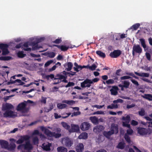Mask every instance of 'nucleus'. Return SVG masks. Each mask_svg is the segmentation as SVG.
I'll list each match as a JSON object with an SVG mask.
<instances>
[{"label":"nucleus","mask_w":152,"mask_h":152,"mask_svg":"<svg viewBox=\"0 0 152 152\" xmlns=\"http://www.w3.org/2000/svg\"><path fill=\"white\" fill-rule=\"evenodd\" d=\"M49 78H50L51 79H53V78H55L54 77V76L53 74H51L50 75H48L45 76V78L47 80H49Z\"/></svg>","instance_id":"obj_53"},{"label":"nucleus","mask_w":152,"mask_h":152,"mask_svg":"<svg viewBox=\"0 0 152 152\" xmlns=\"http://www.w3.org/2000/svg\"><path fill=\"white\" fill-rule=\"evenodd\" d=\"M80 130L79 127L78 125L71 124V128L69 130V132H78Z\"/></svg>","instance_id":"obj_11"},{"label":"nucleus","mask_w":152,"mask_h":152,"mask_svg":"<svg viewBox=\"0 0 152 152\" xmlns=\"http://www.w3.org/2000/svg\"><path fill=\"white\" fill-rule=\"evenodd\" d=\"M130 85L129 82L128 81L125 80L123 82V86L126 88L129 87Z\"/></svg>","instance_id":"obj_38"},{"label":"nucleus","mask_w":152,"mask_h":152,"mask_svg":"<svg viewBox=\"0 0 152 152\" xmlns=\"http://www.w3.org/2000/svg\"><path fill=\"white\" fill-rule=\"evenodd\" d=\"M26 105V101L19 104L17 107V110L19 111L23 110L25 108Z\"/></svg>","instance_id":"obj_12"},{"label":"nucleus","mask_w":152,"mask_h":152,"mask_svg":"<svg viewBox=\"0 0 152 152\" xmlns=\"http://www.w3.org/2000/svg\"><path fill=\"white\" fill-rule=\"evenodd\" d=\"M103 134L105 137L108 139H109L110 138V136L113 134V132H112L111 131L108 132L105 131L103 132Z\"/></svg>","instance_id":"obj_21"},{"label":"nucleus","mask_w":152,"mask_h":152,"mask_svg":"<svg viewBox=\"0 0 152 152\" xmlns=\"http://www.w3.org/2000/svg\"><path fill=\"white\" fill-rule=\"evenodd\" d=\"M122 119L125 121L129 122L130 120V117L129 115H127L126 117H123Z\"/></svg>","instance_id":"obj_43"},{"label":"nucleus","mask_w":152,"mask_h":152,"mask_svg":"<svg viewBox=\"0 0 152 152\" xmlns=\"http://www.w3.org/2000/svg\"><path fill=\"white\" fill-rule=\"evenodd\" d=\"M44 40V38H40L37 39L35 41L32 42V44L33 45L32 47V50H35L41 48V47L40 46H38V43Z\"/></svg>","instance_id":"obj_5"},{"label":"nucleus","mask_w":152,"mask_h":152,"mask_svg":"<svg viewBox=\"0 0 152 152\" xmlns=\"http://www.w3.org/2000/svg\"><path fill=\"white\" fill-rule=\"evenodd\" d=\"M61 124L63 127H64L65 129L69 130L70 129V126L68 125L67 123L62 122H61Z\"/></svg>","instance_id":"obj_33"},{"label":"nucleus","mask_w":152,"mask_h":152,"mask_svg":"<svg viewBox=\"0 0 152 152\" xmlns=\"http://www.w3.org/2000/svg\"><path fill=\"white\" fill-rule=\"evenodd\" d=\"M29 137L27 135L21 136L16 142L17 144H20L23 143L24 141L28 140L29 139Z\"/></svg>","instance_id":"obj_9"},{"label":"nucleus","mask_w":152,"mask_h":152,"mask_svg":"<svg viewBox=\"0 0 152 152\" xmlns=\"http://www.w3.org/2000/svg\"><path fill=\"white\" fill-rule=\"evenodd\" d=\"M62 42L61 38L56 39L53 42L56 44H58L61 42Z\"/></svg>","instance_id":"obj_55"},{"label":"nucleus","mask_w":152,"mask_h":152,"mask_svg":"<svg viewBox=\"0 0 152 152\" xmlns=\"http://www.w3.org/2000/svg\"><path fill=\"white\" fill-rule=\"evenodd\" d=\"M8 45L7 44L0 43V49L2 50L8 48Z\"/></svg>","instance_id":"obj_37"},{"label":"nucleus","mask_w":152,"mask_h":152,"mask_svg":"<svg viewBox=\"0 0 152 152\" xmlns=\"http://www.w3.org/2000/svg\"><path fill=\"white\" fill-rule=\"evenodd\" d=\"M53 62V60H50L47 61L45 64V66L47 67Z\"/></svg>","instance_id":"obj_58"},{"label":"nucleus","mask_w":152,"mask_h":152,"mask_svg":"<svg viewBox=\"0 0 152 152\" xmlns=\"http://www.w3.org/2000/svg\"><path fill=\"white\" fill-rule=\"evenodd\" d=\"M33 141L34 144H38L39 142L38 138L37 136L34 137L33 139Z\"/></svg>","instance_id":"obj_49"},{"label":"nucleus","mask_w":152,"mask_h":152,"mask_svg":"<svg viewBox=\"0 0 152 152\" xmlns=\"http://www.w3.org/2000/svg\"><path fill=\"white\" fill-rule=\"evenodd\" d=\"M126 74L129 75H130L132 76L134 78L136 79H138V77L136 76L133 73L131 72H127L126 73Z\"/></svg>","instance_id":"obj_61"},{"label":"nucleus","mask_w":152,"mask_h":152,"mask_svg":"<svg viewBox=\"0 0 152 152\" xmlns=\"http://www.w3.org/2000/svg\"><path fill=\"white\" fill-rule=\"evenodd\" d=\"M58 108L60 109H63L67 107V105L66 104L58 103L57 104Z\"/></svg>","instance_id":"obj_36"},{"label":"nucleus","mask_w":152,"mask_h":152,"mask_svg":"<svg viewBox=\"0 0 152 152\" xmlns=\"http://www.w3.org/2000/svg\"><path fill=\"white\" fill-rule=\"evenodd\" d=\"M64 66L66 67L65 70L67 71H70L73 66L72 63L70 62H68L64 64Z\"/></svg>","instance_id":"obj_19"},{"label":"nucleus","mask_w":152,"mask_h":152,"mask_svg":"<svg viewBox=\"0 0 152 152\" xmlns=\"http://www.w3.org/2000/svg\"><path fill=\"white\" fill-rule=\"evenodd\" d=\"M63 141L64 145L68 147L71 146L73 144V141H71L69 138L67 137L64 138Z\"/></svg>","instance_id":"obj_6"},{"label":"nucleus","mask_w":152,"mask_h":152,"mask_svg":"<svg viewBox=\"0 0 152 152\" xmlns=\"http://www.w3.org/2000/svg\"><path fill=\"white\" fill-rule=\"evenodd\" d=\"M2 54L3 55H6L8 54L9 52L8 50V48H6L2 50Z\"/></svg>","instance_id":"obj_50"},{"label":"nucleus","mask_w":152,"mask_h":152,"mask_svg":"<svg viewBox=\"0 0 152 152\" xmlns=\"http://www.w3.org/2000/svg\"><path fill=\"white\" fill-rule=\"evenodd\" d=\"M23 145L24 148L25 150L29 151L31 150L33 148L32 146L29 141H26L25 144H23Z\"/></svg>","instance_id":"obj_13"},{"label":"nucleus","mask_w":152,"mask_h":152,"mask_svg":"<svg viewBox=\"0 0 152 152\" xmlns=\"http://www.w3.org/2000/svg\"><path fill=\"white\" fill-rule=\"evenodd\" d=\"M48 56L50 58H53L55 56V54L53 52H51L48 53Z\"/></svg>","instance_id":"obj_51"},{"label":"nucleus","mask_w":152,"mask_h":152,"mask_svg":"<svg viewBox=\"0 0 152 152\" xmlns=\"http://www.w3.org/2000/svg\"><path fill=\"white\" fill-rule=\"evenodd\" d=\"M140 26L139 23H137L133 25L131 27L130 29H132L133 30H137Z\"/></svg>","instance_id":"obj_35"},{"label":"nucleus","mask_w":152,"mask_h":152,"mask_svg":"<svg viewBox=\"0 0 152 152\" xmlns=\"http://www.w3.org/2000/svg\"><path fill=\"white\" fill-rule=\"evenodd\" d=\"M131 80L132 83L135 85L137 86H139V84L137 81L134 79H132Z\"/></svg>","instance_id":"obj_63"},{"label":"nucleus","mask_w":152,"mask_h":152,"mask_svg":"<svg viewBox=\"0 0 152 152\" xmlns=\"http://www.w3.org/2000/svg\"><path fill=\"white\" fill-rule=\"evenodd\" d=\"M16 146L15 143H10V145L9 144V146H8V148H7V149L9 151H13L15 150Z\"/></svg>","instance_id":"obj_23"},{"label":"nucleus","mask_w":152,"mask_h":152,"mask_svg":"<svg viewBox=\"0 0 152 152\" xmlns=\"http://www.w3.org/2000/svg\"><path fill=\"white\" fill-rule=\"evenodd\" d=\"M18 56L20 58H23L26 56V54L23 53V51H19L18 52Z\"/></svg>","instance_id":"obj_39"},{"label":"nucleus","mask_w":152,"mask_h":152,"mask_svg":"<svg viewBox=\"0 0 152 152\" xmlns=\"http://www.w3.org/2000/svg\"><path fill=\"white\" fill-rule=\"evenodd\" d=\"M96 67L97 66L96 65L94 64L91 66H90L89 69L93 71L95 70Z\"/></svg>","instance_id":"obj_57"},{"label":"nucleus","mask_w":152,"mask_h":152,"mask_svg":"<svg viewBox=\"0 0 152 152\" xmlns=\"http://www.w3.org/2000/svg\"><path fill=\"white\" fill-rule=\"evenodd\" d=\"M58 152H67V149L62 146L58 147L57 148Z\"/></svg>","instance_id":"obj_29"},{"label":"nucleus","mask_w":152,"mask_h":152,"mask_svg":"<svg viewBox=\"0 0 152 152\" xmlns=\"http://www.w3.org/2000/svg\"><path fill=\"white\" fill-rule=\"evenodd\" d=\"M75 84L73 82H68L67 84L65 86L66 88H68L69 87L73 86L75 85Z\"/></svg>","instance_id":"obj_56"},{"label":"nucleus","mask_w":152,"mask_h":152,"mask_svg":"<svg viewBox=\"0 0 152 152\" xmlns=\"http://www.w3.org/2000/svg\"><path fill=\"white\" fill-rule=\"evenodd\" d=\"M42 146H43V149L44 150L46 151H48L50 150V144L49 143L45 145L44 144L42 145Z\"/></svg>","instance_id":"obj_31"},{"label":"nucleus","mask_w":152,"mask_h":152,"mask_svg":"<svg viewBox=\"0 0 152 152\" xmlns=\"http://www.w3.org/2000/svg\"><path fill=\"white\" fill-rule=\"evenodd\" d=\"M41 98L42 99L40 101L42 103L45 104L46 103L47 98L43 96H42Z\"/></svg>","instance_id":"obj_59"},{"label":"nucleus","mask_w":152,"mask_h":152,"mask_svg":"<svg viewBox=\"0 0 152 152\" xmlns=\"http://www.w3.org/2000/svg\"><path fill=\"white\" fill-rule=\"evenodd\" d=\"M118 107V105L117 104L114 103L112 104L111 105H109L107 106V109H117Z\"/></svg>","instance_id":"obj_30"},{"label":"nucleus","mask_w":152,"mask_h":152,"mask_svg":"<svg viewBox=\"0 0 152 152\" xmlns=\"http://www.w3.org/2000/svg\"><path fill=\"white\" fill-rule=\"evenodd\" d=\"M134 73L140 77H148L149 74L146 73H139L136 72H134Z\"/></svg>","instance_id":"obj_24"},{"label":"nucleus","mask_w":152,"mask_h":152,"mask_svg":"<svg viewBox=\"0 0 152 152\" xmlns=\"http://www.w3.org/2000/svg\"><path fill=\"white\" fill-rule=\"evenodd\" d=\"M142 52V49L139 45H134L132 48V55L133 56L135 55V53L140 54Z\"/></svg>","instance_id":"obj_3"},{"label":"nucleus","mask_w":152,"mask_h":152,"mask_svg":"<svg viewBox=\"0 0 152 152\" xmlns=\"http://www.w3.org/2000/svg\"><path fill=\"white\" fill-rule=\"evenodd\" d=\"M129 122L125 121L123 122V126H124L127 127L128 128L130 127V125L129 124Z\"/></svg>","instance_id":"obj_48"},{"label":"nucleus","mask_w":152,"mask_h":152,"mask_svg":"<svg viewBox=\"0 0 152 152\" xmlns=\"http://www.w3.org/2000/svg\"><path fill=\"white\" fill-rule=\"evenodd\" d=\"M137 133L140 135L144 136L150 135L152 133V130L149 128L146 129L140 127L137 128Z\"/></svg>","instance_id":"obj_2"},{"label":"nucleus","mask_w":152,"mask_h":152,"mask_svg":"<svg viewBox=\"0 0 152 152\" xmlns=\"http://www.w3.org/2000/svg\"><path fill=\"white\" fill-rule=\"evenodd\" d=\"M118 87L116 86H113L112 88L110 89V91L112 95L115 96L118 93Z\"/></svg>","instance_id":"obj_14"},{"label":"nucleus","mask_w":152,"mask_h":152,"mask_svg":"<svg viewBox=\"0 0 152 152\" xmlns=\"http://www.w3.org/2000/svg\"><path fill=\"white\" fill-rule=\"evenodd\" d=\"M138 122L134 120H132L131 122V124L133 126H136L138 124Z\"/></svg>","instance_id":"obj_62"},{"label":"nucleus","mask_w":152,"mask_h":152,"mask_svg":"<svg viewBox=\"0 0 152 152\" xmlns=\"http://www.w3.org/2000/svg\"><path fill=\"white\" fill-rule=\"evenodd\" d=\"M113 102L114 103L116 104L118 103H122L123 102V100L122 99H118L116 100H114Z\"/></svg>","instance_id":"obj_52"},{"label":"nucleus","mask_w":152,"mask_h":152,"mask_svg":"<svg viewBox=\"0 0 152 152\" xmlns=\"http://www.w3.org/2000/svg\"><path fill=\"white\" fill-rule=\"evenodd\" d=\"M118 127L117 125L115 126V124H112L111 127V131L112 132H113V134L115 133L117 134L118 131Z\"/></svg>","instance_id":"obj_20"},{"label":"nucleus","mask_w":152,"mask_h":152,"mask_svg":"<svg viewBox=\"0 0 152 152\" xmlns=\"http://www.w3.org/2000/svg\"><path fill=\"white\" fill-rule=\"evenodd\" d=\"M93 84L92 80L86 78L83 82L80 83V86L82 88L90 87L91 84Z\"/></svg>","instance_id":"obj_4"},{"label":"nucleus","mask_w":152,"mask_h":152,"mask_svg":"<svg viewBox=\"0 0 152 152\" xmlns=\"http://www.w3.org/2000/svg\"><path fill=\"white\" fill-rule=\"evenodd\" d=\"M69 47L66 46L64 45H61V50L63 51H67L69 48Z\"/></svg>","instance_id":"obj_47"},{"label":"nucleus","mask_w":152,"mask_h":152,"mask_svg":"<svg viewBox=\"0 0 152 152\" xmlns=\"http://www.w3.org/2000/svg\"><path fill=\"white\" fill-rule=\"evenodd\" d=\"M74 65L76 66V67H74V69L75 71L77 72H78L80 70L82 69V66L81 65H79L76 63L75 62L74 63Z\"/></svg>","instance_id":"obj_26"},{"label":"nucleus","mask_w":152,"mask_h":152,"mask_svg":"<svg viewBox=\"0 0 152 152\" xmlns=\"http://www.w3.org/2000/svg\"><path fill=\"white\" fill-rule=\"evenodd\" d=\"M138 114L140 116H144L145 114V112L144 109L143 108H141L140 110L138 112Z\"/></svg>","instance_id":"obj_40"},{"label":"nucleus","mask_w":152,"mask_h":152,"mask_svg":"<svg viewBox=\"0 0 152 152\" xmlns=\"http://www.w3.org/2000/svg\"><path fill=\"white\" fill-rule=\"evenodd\" d=\"M4 117L12 118L14 117L15 115L14 112L11 110H7L4 113Z\"/></svg>","instance_id":"obj_10"},{"label":"nucleus","mask_w":152,"mask_h":152,"mask_svg":"<svg viewBox=\"0 0 152 152\" xmlns=\"http://www.w3.org/2000/svg\"><path fill=\"white\" fill-rule=\"evenodd\" d=\"M84 149V145L82 143H79L75 148L76 151L77 152H82Z\"/></svg>","instance_id":"obj_16"},{"label":"nucleus","mask_w":152,"mask_h":152,"mask_svg":"<svg viewBox=\"0 0 152 152\" xmlns=\"http://www.w3.org/2000/svg\"><path fill=\"white\" fill-rule=\"evenodd\" d=\"M14 108L13 106L11 104L6 103L3 105V108L4 110H9L12 109Z\"/></svg>","instance_id":"obj_18"},{"label":"nucleus","mask_w":152,"mask_h":152,"mask_svg":"<svg viewBox=\"0 0 152 152\" xmlns=\"http://www.w3.org/2000/svg\"><path fill=\"white\" fill-rule=\"evenodd\" d=\"M57 77L58 78H54V80H62L66 76H64L62 75H61L60 74H57L56 75Z\"/></svg>","instance_id":"obj_46"},{"label":"nucleus","mask_w":152,"mask_h":152,"mask_svg":"<svg viewBox=\"0 0 152 152\" xmlns=\"http://www.w3.org/2000/svg\"><path fill=\"white\" fill-rule=\"evenodd\" d=\"M124 138L126 140V141L128 143H130L131 142L130 138L129 137V136L126 134H125L124 135Z\"/></svg>","instance_id":"obj_42"},{"label":"nucleus","mask_w":152,"mask_h":152,"mask_svg":"<svg viewBox=\"0 0 152 152\" xmlns=\"http://www.w3.org/2000/svg\"><path fill=\"white\" fill-rule=\"evenodd\" d=\"M114 83V80L113 79H109L106 81V83L107 84H112Z\"/></svg>","instance_id":"obj_64"},{"label":"nucleus","mask_w":152,"mask_h":152,"mask_svg":"<svg viewBox=\"0 0 152 152\" xmlns=\"http://www.w3.org/2000/svg\"><path fill=\"white\" fill-rule=\"evenodd\" d=\"M0 144L2 148L6 149L8 148V146H9L8 142L5 140H0Z\"/></svg>","instance_id":"obj_15"},{"label":"nucleus","mask_w":152,"mask_h":152,"mask_svg":"<svg viewBox=\"0 0 152 152\" xmlns=\"http://www.w3.org/2000/svg\"><path fill=\"white\" fill-rule=\"evenodd\" d=\"M14 81L15 82V83L17 82L19 83V84H16L17 85H23L25 83L23 82H22L20 79L16 80H14Z\"/></svg>","instance_id":"obj_44"},{"label":"nucleus","mask_w":152,"mask_h":152,"mask_svg":"<svg viewBox=\"0 0 152 152\" xmlns=\"http://www.w3.org/2000/svg\"><path fill=\"white\" fill-rule=\"evenodd\" d=\"M121 54V51L120 50H115L110 54V56L112 58H117Z\"/></svg>","instance_id":"obj_8"},{"label":"nucleus","mask_w":152,"mask_h":152,"mask_svg":"<svg viewBox=\"0 0 152 152\" xmlns=\"http://www.w3.org/2000/svg\"><path fill=\"white\" fill-rule=\"evenodd\" d=\"M104 129L103 126L101 125H99L94 128V131L96 133H99L101 132Z\"/></svg>","instance_id":"obj_17"},{"label":"nucleus","mask_w":152,"mask_h":152,"mask_svg":"<svg viewBox=\"0 0 152 152\" xmlns=\"http://www.w3.org/2000/svg\"><path fill=\"white\" fill-rule=\"evenodd\" d=\"M96 53L101 58H104L106 57L105 53L100 50H97L96 51Z\"/></svg>","instance_id":"obj_28"},{"label":"nucleus","mask_w":152,"mask_h":152,"mask_svg":"<svg viewBox=\"0 0 152 152\" xmlns=\"http://www.w3.org/2000/svg\"><path fill=\"white\" fill-rule=\"evenodd\" d=\"M63 102L68 104L71 105L75 103V102L73 100H64Z\"/></svg>","instance_id":"obj_41"},{"label":"nucleus","mask_w":152,"mask_h":152,"mask_svg":"<svg viewBox=\"0 0 152 152\" xmlns=\"http://www.w3.org/2000/svg\"><path fill=\"white\" fill-rule=\"evenodd\" d=\"M141 45L144 49L146 48V45L145 44V40L144 39L141 38L139 39Z\"/></svg>","instance_id":"obj_34"},{"label":"nucleus","mask_w":152,"mask_h":152,"mask_svg":"<svg viewBox=\"0 0 152 152\" xmlns=\"http://www.w3.org/2000/svg\"><path fill=\"white\" fill-rule=\"evenodd\" d=\"M41 129L42 131H44L45 134L47 136L57 138L60 137L61 136V134L60 133L61 132V129L60 128H54L53 131H54V132H52L43 126H41Z\"/></svg>","instance_id":"obj_1"},{"label":"nucleus","mask_w":152,"mask_h":152,"mask_svg":"<svg viewBox=\"0 0 152 152\" xmlns=\"http://www.w3.org/2000/svg\"><path fill=\"white\" fill-rule=\"evenodd\" d=\"M126 130V133L129 135H132L133 132V130L130 127Z\"/></svg>","instance_id":"obj_54"},{"label":"nucleus","mask_w":152,"mask_h":152,"mask_svg":"<svg viewBox=\"0 0 152 152\" xmlns=\"http://www.w3.org/2000/svg\"><path fill=\"white\" fill-rule=\"evenodd\" d=\"M125 144L124 142H119L117 146V148L121 149H123L125 147Z\"/></svg>","instance_id":"obj_27"},{"label":"nucleus","mask_w":152,"mask_h":152,"mask_svg":"<svg viewBox=\"0 0 152 152\" xmlns=\"http://www.w3.org/2000/svg\"><path fill=\"white\" fill-rule=\"evenodd\" d=\"M78 137L80 139H86L88 138V134L86 132L82 133Z\"/></svg>","instance_id":"obj_32"},{"label":"nucleus","mask_w":152,"mask_h":152,"mask_svg":"<svg viewBox=\"0 0 152 152\" xmlns=\"http://www.w3.org/2000/svg\"><path fill=\"white\" fill-rule=\"evenodd\" d=\"M90 126V124L89 122H84L81 124L80 129L82 131H85L89 129Z\"/></svg>","instance_id":"obj_7"},{"label":"nucleus","mask_w":152,"mask_h":152,"mask_svg":"<svg viewBox=\"0 0 152 152\" xmlns=\"http://www.w3.org/2000/svg\"><path fill=\"white\" fill-rule=\"evenodd\" d=\"M90 120L93 124H97L99 123L98 119L96 116L91 117L90 118Z\"/></svg>","instance_id":"obj_22"},{"label":"nucleus","mask_w":152,"mask_h":152,"mask_svg":"<svg viewBox=\"0 0 152 152\" xmlns=\"http://www.w3.org/2000/svg\"><path fill=\"white\" fill-rule=\"evenodd\" d=\"M142 96L144 98L149 101H152V95L151 94H145Z\"/></svg>","instance_id":"obj_25"},{"label":"nucleus","mask_w":152,"mask_h":152,"mask_svg":"<svg viewBox=\"0 0 152 152\" xmlns=\"http://www.w3.org/2000/svg\"><path fill=\"white\" fill-rule=\"evenodd\" d=\"M53 108V104H51L50 105L49 108H45V111L47 112H48L49 111L51 110Z\"/></svg>","instance_id":"obj_45"},{"label":"nucleus","mask_w":152,"mask_h":152,"mask_svg":"<svg viewBox=\"0 0 152 152\" xmlns=\"http://www.w3.org/2000/svg\"><path fill=\"white\" fill-rule=\"evenodd\" d=\"M81 112L80 111H77V112H74L72 113L71 117H72L73 116H76L80 115Z\"/></svg>","instance_id":"obj_60"}]
</instances>
